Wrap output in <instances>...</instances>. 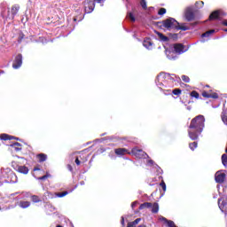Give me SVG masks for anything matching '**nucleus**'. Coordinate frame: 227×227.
<instances>
[{"mask_svg": "<svg viewBox=\"0 0 227 227\" xmlns=\"http://www.w3.org/2000/svg\"><path fill=\"white\" fill-rule=\"evenodd\" d=\"M155 84L159 90L164 92V95H171V92L173 95L182 94V90L180 89H175L172 91L171 90H166V88H173L175 84V74L160 73L156 77Z\"/></svg>", "mask_w": 227, "mask_h": 227, "instance_id": "f257e3e1", "label": "nucleus"}, {"mask_svg": "<svg viewBox=\"0 0 227 227\" xmlns=\"http://www.w3.org/2000/svg\"><path fill=\"white\" fill-rule=\"evenodd\" d=\"M205 129V116L198 115L193 118L188 129V136L192 141H196L200 137V134Z\"/></svg>", "mask_w": 227, "mask_h": 227, "instance_id": "f03ea898", "label": "nucleus"}, {"mask_svg": "<svg viewBox=\"0 0 227 227\" xmlns=\"http://www.w3.org/2000/svg\"><path fill=\"white\" fill-rule=\"evenodd\" d=\"M178 24L179 22L174 18H168L161 21L160 28L166 29L167 31H173V29H176Z\"/></svg>", "mask_w": 227, "mask_h": 227, "instance_id": "7ed1b4c3", "label": "nucleus"}, {"mask_svg": "<svg viewBox=\"0 0 227 227\" xmlns=\"http://www.w3.org/2000/svg\"><path fill=\"white\" fill-rule=\"evenodd\" d=\"M184 17L188 22H192V20H194L195 15H194V6H189L186 7L184 10Z\"/></svg>", "mask_w": 227, "mask_h": 227, "instance_id": "20e7f679", "label": "nucleus"}, {"mask_svg": "<svg viewBox=\"0 0 227 227\" xmlns=\"http://www.w3.org/2000/svg\"><path fill=\"white\" fill-rule=\"evenodd\" d=\"M131 153L133 155H135V157H137V159H148V154L146 153H145V151H143L137 147H134L131 150Z\"/></svg>", "mask_w": 227, "mask_h": 227, "instance_id": "39448f33", "label": "nucleus"}, {"mask_svg": "<svg viewBox=\"0 0 227 227\" xmlns=\"http://www.w3.org/2000/svg\"><path fill=\"white\" fill-rule=\"evenodd\" d=\"M83 4L85 13H91L95 10V0H85Z\"/></svg>", "mask_w": 227, "mask_h": 227, "instance_id": "423d86ee", "label": "nucleus"}, {"mask_svg": "<svg viewBox=\"0 0 227 227\" xmlns=\"http://www.w3.org/2000/svg\"><path fill=\"white\" fill-rule=\"evenodd\" d=\"M22 67V54H18L15 59L14 61L12 63V68H14V70H19V68H20Z\"/></svg>", "mask_w": 227, "mask_h": 227, "instance_id": "0eeeda50", "label": "nucleus"}, {"mask_svg": "<svg viewBox=\"0 0 227 227\" xmlns=\"http://www.w3.org/2000/svg\"><path fill=\"white\" fill-rule=\"evenodd\" d=\"M215 180L217 184H223L226 180V174L224 172L218 171L215 175Z\"/></svg>", "mask_w": 227, "mask_h": 227, "instance_id": "6e6552de", "label": "nucleus"}, {"mask_svg": "<svg viewBox=\"0 0 227 227\" xmlns=\"http://www.w3.org/2000/svg\"><path fill=\"white\" fill-rule=\"evenodd\" d=\"M218 207L223 214H227V201L224 198L218 199Z\"/></svg>", "mask_w": 227, "mask_h": 227, "instance_id": "1a4fd4ad", "label": "nucleus"}, {"mask_svg": "<svg viewBox=\"0 0 227 227\" xmlns=\"http://www.w3.org/2000/svg\"><path fill=\"white\" fill-rule=\"evenodd\" d=\"M143 46L145 47L148 51H152L153 49V43L152 42V39L146 38L143 42Z\"/></svg>", "mask_w": 227, "mask_h": 227, "instance_id": "9d476101", "label": "nucleus"}, {"mask_svg": "<svg viewBox=\"0 0 227 227\" xmlns=\"http://www.w3.org/2000/svg\"><path fill=\"white\" fill-rule=\"evenodd\" d=\"M202 97L205 98H219V95L215 92H202Z\"/></svg>", "mask_w": 227, "mask_h": 227, "instance_id": "9b49d317", "label": "nucleus"}, {"mask_svg": "<svg viewBox=\"0 0 227 227\" xmlns=\"http://www.w3.org/2000/svg\"><path fill=\"white\" fill-rule=\"evenodd\" d=\"M165 54L168 58V59L175 61V59H177V56L176 55L175 51H170L168 50H165Z\"/></svg>", "mask_w": 227, "mask_h": 227, "instance_id": "f8f14e48", "label": "nucleus"}, {"mask_svg": "<svg viewBox=\"0 0 227 227\" xmlns=\"http://www.w3.org/2000/svg\"><path fill=\"white\" fill-rule=\"evenodd\" d=\"M174 52H176V54H184L185 51H184V46L182 44H175Z\"/></svg>", "mask_w": 227, "mask_h": 227, "instance_id": "ddd939ff", "label": "nucleus"}, {"mask_svg": "<svg viewBox=\"0 0 227 227\" xmlns=\"http://www.w3.org/2000/svg\"><path fill=\"white\" fill-rule=\"evenodd\" d=\"M157 36H158V40L160 42H169V37L164 35V34L159 32V31H156L155 32Z\"/></svg>", "mask_w": 227, "mask_h": 227, "instance_id": "4468645a", "label": "nucleus"}, {"mask_svg": "<svg viewBox=\"0 0 227 227\" xmlns=\"http://www.w3.org/2000/svg\"><path fill=\"white\" fill-rule=\"evenodd\" d=\"M17 171L22 175H27V173H29V168L26 166H19Z\"/></svg>", "mask_w": 227, "mask_h": 227, "instance_id": "2eb2a0df", "label": "nucleus"}, {"mask_svg": "<svg viewBox=\"0 0 227 227\" xmlns=\"http://www.w3.org/2000/svg\"><path fill=\"white\" fill-rule=\"evenodd\" d=\"M19 206L20 208H28V207H31V202L20 200Z\"/></svg>", "mask_w": 227, "mask_h": 227, "instance_id": "dca6fc26", "label": "nucleus"}, {"mask_svg": "<svg viewBox=\"0 0 227 227\" xmlns=\"http://www.w3.org/2000/svg\"><path fill=\"white\" fill-rule=\"evenodd\" d=\"M12 139H13V137L9 136L8 134H1L0 135V140L2 141H12Z\"/></svg>", "mask_w": 227, "mask_h": 227, "instance_id": "f3484780", "label": "nucleus"}, {"mask_svg": "<svg viewBox=\"0 0 227 227\" xmlns=\"http://www.w3.org/2000/svg\"><path fill=\"white\" fill-rule=\"evenodd\" d=\"M189 31V27L185 25H181L180 23L176 27V31Z\"/></svg>", "mask_w": 227, "mask_h": 227, "instance_id": "a211bd4d", "label": "nucleus"}, {"mask_svg": "<svg viewBox=\"0 0 227 227\" xmlns=\"http://www.w3.org/2000/svg\"><path fill=\"white\" fill-rule=\"evenodd\" d=\"M152 207H153L152 202H145V203L140 205L139 210H143L145 208H152Z\"/></svg>", "mask_w": 227, "mask_h": 227, "instance_id": "6ab92c4d", "label": "nucleus"}, {"mask_svg": "<svg viewBox=\"0 0 227 227\" xmlns=\"http://www.w3.org/2000/svg\"><path fill=\"white\" fill-rule=\"evenodd\" d=\"M139 223H141V218H137L135 221L129 222L127 227H136Z\"/></svg>", "mask_w": 227, "mask_h": 227, "instance_id": "aec40b11", "label": "nucleus"}, {"mask_svg": "<svg viewBox=\"0 0 227 227\" xmlns=\"http://www.w3.org/2000/svg\"><path fill=\"white\" fill-rule=\"evenodd\" d=\"M116 155H125L127 153V149L125 148H117L114 150Z\"/></svg>", "mask_w": 227, "mask_h": 227, "instance_id": "412c9836", "label": "nucleus"}, {"mask_svg": "<svg viewBox=\"0 0 227 227\" xmlns=\"http://www.w3.org/2000/svg\"><path fill=\"white\" fill-rule=\"evenodd\" d=\"M19 10H20L19 5H13L12 7L11 13H12V17H15V15H17V13H19Z\"/></svg>", "mask_w": 227, "mask_h": 227, "instance_id": "4be33fe9", "label": "nucleus"}, {"mask_svg": "<svg viewBox=\"0 0 227 227\" xmlns=\"http://www.w3.org/2000/svg\"><path fill=\"white\" fill-rule=\"evenodd\" d=\"M219 19V11H215L209 15V20Z\"/></svg>", "mask_w": 227, "mask_h": 227, "instance_id": "5701e85b", "label": "nucleus"}, {"mask_svg": "<svg viewBox=\"0 0 227 227\" xmlns=\"http://www.w3.org/2000/svg\"><path fill=\"white\" fill-rule=\"evenodd\" d=\"M214 33H215V29L208 30L206 33L202 34L201 37L202 38H208V36H210V35H214Z\"/></svg>", "mask_w": 227, "mask_h": 227, "instance_id": "b1692460", "label": "nucleus"}, {"mask_svg": "<svg viewBox=\"0 0 227 227\" xmlns=\"http://www.w3.org/2000/svg\"><path fill=\"white\" fill-rule=\"evenodd\" d=\"M153 214H157L159 212V203L154 202L151 207Z\"/></svg>", "mask_w": 227, "mask_h": 227, "instance_id": "393cba45", "label": "nucleus"}, {"mask_svg": "<svg viewBox=\"0 0 227 227\" xmlns=\"http://www.w3.org/2000/svg\"><path fill=\"white\" fill-rule=\"evenodd\" d=\"M222 121L227 126V112L223 111L221 114Z\"/></svg>", "mask_w": 227, "mask_h": 227, "instance_id": "a878e982", "label": "nucleus"}, {"mask_svg": "<svg viewBox=\"0 0 227 227\" xmlns=\"http://www.w3.org/2000/svg\"><path fill=\"white\" fill-rule=\"evenodd\" d=\"M37 157L39 159V162H45V160H47V155L44 153H40Z\"/></svg>", "mask_w": 227, "mask_h": 227, "instance_id": "bb28decb", "label": "nucleus"}, {"mask_svg": "<svg viewBox=\"0 0 227 227\" xmlns=\"http://www.w3.org/2000/svg\"><path fill=\"white\" fill-rule=\"evenodd\" d=\"M189 147L190 150H192V152H194V150L198 148V142L190 143Z\"/></svg>", "mask_w": 227, "mask_h": 227, "instance_id": "cd10ccee", "label": "nucleus"}, {"mask_svg": "<svg viewBox=\"0 0 227 227\" xmlns=\"http://www.w3.org/2000/svg\"><path fill=\"white\" fill-rule=\"evenodd\" d=\"M222 163L225 168H227V154L222 155Z\"/></svg>", "mask_w": 227, "mask_h": 227, "instance_id": "c85d7f7f", "label": "nucleus"}, {"mask_svg": "<svg viewBox=\"0 0 227 227\" xmlns=\"http://www.w3.org/2000/svg\"><path fill=\"white\" fill-rule=\"evenodd\" d=\"M31 200L34 203H40V201H42L40 200V197L36 196V195H32Z\"/></svg>", "mask_w": 227, "mask_h": 227, "instance_id": "c756f323", "label": "nucleus"}, {"mask_svg": "<svg viewBox=\"0 0 227 227\" xmlns=\"http://www.w3.org/2000/svg\"><path fill=\"white\" fill-rule=\"evenodd\" d=\"M204 4H205L204 1H199V2L195 3V7L196 8H203Z\"/></svg>", "mask_w": 227, "mask_h": 227, "instance_id": "7c9ffc66", "label": "nucleus"}, {"mask_svg": "<svg viewBox=\"0 0 227 227\" xmlns=\"http://www.w3.org/2000/svg\"><path fill=\"white\" fill-rule=\"evenodd\" d=\"M127 18L129 19L131 22H136V17H134V14H132V12H129Z\"/></svg>", "mask_w": 227, "mask_h": 227, "instance_id": "2f4dec72", "label": "nucleus"}, {"mask_svg": "<svg viewBox=\"0 0 227 227\" xmlns=\"http://www.w3.org/2000/svg\"><path fill=\"white\" fill-rule=\"evenodd\" d=\"M191 97H193V98H200V93H198L196 90H193L191 92Z\"/></svg>", "mask_w": 227, "mask_h": 227, "instance_id": "473e14b6", "label": "nucleus"}, {"mask_svg": "<svg viewBox=\"0 0 227 227\" xmlns=\"http://www.w3.org/2000/svg\"><path fill=\"white\" fill-rule=\"evenodd\" d=\"M67 194H68V192H62L57 193V197L58 198H65V196H67Z\"/></svg>", "mask_w": 227, "mask_h": 227, "instance_id": "72a5a7b5", "label": "nucleus"}, {"mask_svg": "<svg viewBox=\"0 0 227 227\" xmlns=\"http://www.w3.org/2000/svg\"><path fill=\"white\" fill-rule=\"evenodd\" d=\"M181 79L184 81V82H191V79L187 75H182Z\"/></svg>", "mask_w": 227, "mask_h": 227, "instance_id": "f704fd0d", "label": "nucleus"}, {"mask_svg": "<svg viewBox=\"0 0 227 227\" xmlns=\"http://www.w3.org/2000/svg\"><path fill=\"white\" fill-rule=\"evenodd\" d=\"M51 176V175L49 173H47L46 175L37 177V180H47V178H49Z\"/></svg>", "mask_w": 227, "mask_h": 227, "instance_id": "c9c22d12", "label": "nucleus"}, {"mask_svg": "<svg viewBox=\"0 0 227 227\" xmlns=\"http://www.w3.org/2000/svg\"><path fill=\"white\" fill-rule=\"evenodd\" d=\"M158 15H166V8H160L158 12Z\"/></svg>", "mask_w": 227, "mask_h": 227, "instance_id": "e433bc0d", "label": "nucleus"}, {"mask_svg": "<svg viewBox=\"0 0 227 227\" xmlns=\"http://www.w3.org/2000/svg\"><path fill=\"white\" fill-rule=\"evenodd\" d=\"M140 4L144 10H146V0H141Z\"/></svg>", "mask_w": 227, "mask_h": 227, "instance_id": "4c0bfd02", "label": "nucleus"}, {"mask_svg": "<svg viewBox=\"0 0 227 227\" xmlns=\"http://www.w3.org/2000/svg\"><path fill=\"white\" fill-rule=\"evenodd\" d=\"M169 36L173 40H177L178 39V34H169Z\"/></svg>", "mask_w": 227, "mask_h": 227, "instance_id": "58836bf2", "label": "nucleus"}, {"mask_svg": "<svg viewBox=\"0 0 227 227\" xmlns=\"http://www.w3.org/2000/svg\"><path fill=\"white\" fill-rule=\"evenodd\" d=\"M46 208H50L51 212H54V210H56V208L51 204L46 205Z\"/></svg>", "mask_w": 227, "mask_h": 227, "instance_id": "ea45409f", "label": "nucleus"}, {"mask_svg": "<svg viewBox=\"0 0 227 227\" xmlns=\"http://www.w3.org/2000/svg\"><path fill=\"white\" fill-rule=\"evenodd\" d=\"M160 187L162 188V190L164 191V192H166V183H164V181H162L160 184Z\"/></svg>", "mask_w": 227, "mask_h": 227, "instance_id": "a19ab883", "label": "nucleus"}, {"mask_svg": "<svg viewBox=\"0 0 227 227\" xmlns=\"http://www.w3.org/2000/svg\"><path fill=\"white\" fill-rule=\"evenodd\" d=\"M74 162H75L76 166H81V160H79V157L75 158Z\"/></svg>", "mask_w": 227, "mask_h": 227, "instance_id": "79ce46f5", "label": "nucleus"}, {"mask_svg": "<svg viewBox=\"0 0 227 227\" xmlns=\"http://www.w3.org/2000/svg\"><path fill=\"white\" fill-rule=\"evenodd\" d=\"M147 164H148V166H153V160H149L147 161Z\"/></svg>", "mask_w": 227, "mask_h": 227, "instance_id": "37998d69", "label": "nucleus"}, {"mask_svg": "<svg viewBox=\"0 0 227 227\" xmlns=\"http://www.w3.org/2000/svg\"><path fill=\"white\" fill-rule=\"evenodd\" d=\"M136 205H137V201L131 203V208H136Z\"/></svg>", "mask_w": 227, "mask_h": 227, "instance_id": "c03bdc74", "label": "nucleus"}, {"mask_svg": "<svg viewBox=\"0 0 227 227\" xmlns=\"http://www.w3.org/2000/svg\"><path fill=\"white\" fill-rule=\"evenodd\" d=\"M121 224H122V226H125V218L123 216H121Z\"/></svg>", "mask_w": 227, "mask_h": 227, "instance_id": "a18cd8bd", "label": "nucleus"}, {"mask_svg": "<svg viewBox=\"0 0 227 227\" xmlns=\"http://www.w3.org/2000/svg\"><path fill=\"white\" fill-rule=\"evenodd\" d=\"M95 1L98 4H102V3H104V1H106V0H94V3H95Z\"/></svg>", "mask_w": 227, "mask_h": 227, "instance_id": "49530a36", "label": "nucleus"}, {"mask_svg": "<svg viewBox=\"0 0 227 227\" xmlns=\"http://www.w3.org/2000/svg\"><path fill=\"white\" fill-rule=\"evenodd\" d=\"M13 148L15 149L16 152H20V150H22L20 147H16V145L13 146Z\"/></svg>", "mask_w": 227, "mask_h": 227, "instance_id": "de8ad7c7", "label": "nucleus"}, {"mask_svg": "<svg viewBox=\"0 0 227 227\" xmlns=\"http://www.w3.org/2000/svg\"><path fill=\"white\" fill-rule=\"evenodd\" d=\"M67 169L69 170V171H73V168H72V165H67Z\"/></svg>", "mask_w": 227, "mask_h": 227, "instance_id": "09e8293b", "label": "nucleus"}, {"mask_svg": "<svg viewBox=\"0 0 227 227\" xmlns=\"http://www.w3.org/2000/svg\"><path fill=\"white\" fill-rule=\"evenodd\" d=\"M12 146L18 147V146H20V143H14V144L12 145Z\"/></svg>", "mask_w": 227, "mask_h": 227, "instance_id": "8fccbe9b", "label": "nucleus"}, {"mask_svg": "<svg viewBox=\"0 0 227 227\" xmlns=\"http://www.w3.org/2000/svg\"><path fill=\"white\" fill-rule=\"evenodd\" d=\"M223 26H227V20H224L223 22H222Z\"/></svg>", "mask_w": 227, "mask_h": 227, "instance_id": "3c124183", "label": "nucleus"}, {"mask_svg": "<svg viewBox=\"0 0 227 227\" xmlns=\"http://www.w3.org/2000/svg\"><path fill=\"white\" fill-rule=\"evenodd\" d=\"M34 171H40V168L35 167V168H34Z\"/></svg>", "mask_w": 227, "mask_h": 227, "instance_id": "603ef678", "label": "nucleus"}, {"mask_svg": "<svg viewBox=\"0 0 227 227\" xmlns=\"http://www.w3.org/2000/svg\"><path fill=\"white\" fill-rule=\"evenodd\" d=\"M80 185H84V181L80 182Z\"/></svg>", "mask_w": 227, "mask_h": 227, "instance_id": "864d4df0", "label": "nucleus"}, {"mask_svg": "<svg viewBox=\"0 0 227 227\" xmlns=\"http://www.w3.org/2000/svg\"><path fill=\"white\" fill-rule=\"evenodd\" d=\"M200 43H205V40L204 39L200 40Z\"/></svg>", "mask_w": 227, "mask_h": 227, "instance_id": "5fc2aeb1", "label": "nucleus"}, {"mask_svg": "<svg viewBox=\"0 0 227 227\" xmlns=\"http://www.w3.org/2000/svg\"><path fill=\"white\" fill-rule=\"evenodd\" d=\"M138 227H146V225L141 224V225H139Z\"/></svg>", "mask_w": 227, "mask_h": 227, "instance_id": "6e6d98bb", "label": "nucleus"}, {"mask_svg": "<svg viewBox=\"0 0 227 227\" xmlns=\"http://www.w3.org/2000/svg\"><path fill=\"white\" fill-rule=\"evenodd\" d=\"M46 194L49 196L51 194V192H47Z\"/></svg>", "mask_w": 227, "mask_h": 227, "instance_id": "4d7b16f0", "label": "nucleus"}, {"mask_svg": "<svg viewBox=\"0 0 227 227\" xmlns=\"http://www.w3.org/2000/svg\"><path fill=\"white\" fill-rule=\"evenodd\" d=\"M223 31H225V33H227V28L223 29Z\"/></svg>", "mask_w": 227, "mask_h": 227, "instance_id": "13d9d810", "label": "nucleus"}, {"mask_svg": "<svg viewBox=\"0 0 227 227\" xmlns=\"http://www.w3.org/2000/svg\"><path fill=\"white\" fill-rule=\"evenodd\" d=\"M104 139H106V138H101V142H103V141H104Z\"/></svg>", "mask_w": 227, "mask_h": 227, "instance_id": "bf43d9fd", "label": "nucleus"}, {"mask_svg": "<svg viewBox=\"0 0 227 227\" xmlns=\"http://www.w3.org/2000/svg\"><path fill=\"white\" fill-rule=\"evenodd\" d=\"M57 227H63L62 225H57Z\"/></svg>", "mask_w": 227, "mask_h": 227, "instance_id": "052dcab7", "label": "nucleus"}, {"mask_svg": "<svg viewBox=\"0 0 227 227\" xmlns=\"http://www.w3.org/2000/svg\"><path fill=\"white\" fill-rule=\"evenodd\" d=\"M101 136H106V133L102 134Z\"/></svg>", "mask_w": 227, "mask_h": 227, "instance_id": "680f3d73", "label": "nucleus"}]
</instances>
